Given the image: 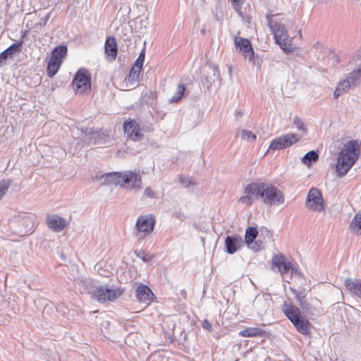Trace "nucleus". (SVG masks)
Returning a JSON list of instances; mask_svg holds the SVG:
<instances>
[{
    "mask_svg": "<svg viewBox=\"0 0 361 361\" xmlns=\"http://www.w3.org/2000/svg\"><path fill=\"white\" fill-rule=\"evenodd\" d=\"M179 182L183 185L185 187H188L190 185H194L195 183L192 182V180L191 178L188 177H183L180 176L179 177Z\"/></svg>",
    "mask_w": 361,
    "mask_h": 361,
    "instance_id": "nucleus-39",
    "label": "nucleus"
},
{
    "mask_svg": "<svg viewBox=\"0 0 361 361\" xmlns=\"http://www.w3.org/2000/svg\"><path fill=\"white\" fill-rule=\"evenodd\" d=\"M251 248L255 252L261 250L262 249V242L261 240L255 241Z\"/></svg>",
    "mask_w": 361,
    "mask_h": 361,
    "instance_id": "nucleus-43",
    "label": "nucleus"
},
{
    "mask_svg": "<svg viewBox=\"0 0 361 361\" xmlns=\"http://www.w3.org/2000/svg\"><path fill=\"white\" fill-rule=\"evenodd\" d=\"M350 228L356 235H361V211L355 214L350 223Z\"/></svg>",
    "mask_w": 361,
    "mask_h": 361,
    "instance_id": "nucleus-25",
    "label": "nucleus"
},
{
    "mask_svg": "<svg viewBox=\"0 0 361 361\" xmlns=\"http://www.w3.org/2000/svg\"><path fill=\"white\" fill-rule=\"evenodd\" d=\"M244 192L245 195L239 201L247 206L252 205L254 198H260L264 204L270 206L279 205L285 202L283 192L269 183H251L245 187Z\"/></svg>",
    "mask_w": 361,
    "mask_h": 361,
    "instance_id": "nucleus-1",
    "label": "nucleus"
},
{
    "mask_svg": "<svg viewBox=\"0 0 361 361\" xmlns=\"http://www.w3.org/2000/svg\"><path fill=\"white\" fill-rule=\"evenodd\" d=\"M269 149L271 150H280L286 148L283 145L281 137H278L271 142Z\"/></svg>",
    "mask_w": 361,
    "mask_h": 361,
    "instance_id": "nucleus-34",
    "label": "nucleus"
},
{
    "mask_svg": "<svg viewBox=\"0 0 361 361\" xmlns=\"http://www.w3.org/2000/svg\"><path fill=\"white\" fill-rule=\"evenodd\" d=\"M144 196L147 197H149V198H151V199H155V198H157V194L153 191V190L149 188V187H147L145 189V191H144Z\"/></svg>",
    "mask_w": 361,
    "mask_h": 361,
    "instance_id": "nucleus-40",
    "label": "nucleus"
},
{
    "mask_svg": "<svg viewBox=\"0 0 361 361\" xmlns=\"http://www.w3.org/2000/svg\"><path fill=\"white\" fill-rule=\"evenodd\" d=\"M22 44H23V41H18V42L11 44L9 47H8L4 51L8 53V55L10 56V58H12L14 54H18L21 51Z\"/></svg>",
    "mask_w": 361,
    "mask_h": 361,
    "instance_id": "nucleus-31",
    "label": "nucleus"
},
{
    "mask_svg": "<svg viewBox=\"0 0 361 361\" xmlns=\"http://www.w3.org/2000/svg\"><path fill=\"white\" fill-rule=\"evenodd\" d=\"M153 296L152 290L145 285H140L136 290V298L140 302L149 304Z\"/></svg>",
    "mask_w": 361,
    "mask_h": 361,
    "instance_id": "nucleus-18",
    "label": "nucleus"
},
{
    "mask_svg": "<svg viewBox=\"0 0 361 361\" xmlns=\"http://www.w3.org/2000/svg\"><path fill=\"white\" fill-rule=\"evenodd\" d=\"M117 45L114 38L108 37L105 42V53L111 57V59L114 60L117 55Z\"/></svg>",
    "mask_w": 361,
    "mask_h": 361,
    "instance_id": "nucleus-22",
    "label": "nucleus"
},
{
    "mask_svg": "<svg viewBox=\"0 0 361 361\" xmlns=\"http://www.w3.org/2000/svg\"><path fill=\"white\" fill-rule=\"evenodd\" d=\"M267 24L274 35L276 42L280 45L284 51H290V42L287 30L284 26L279 25L273 20L271 16H267Z\"/></svg>",
    "mask_w": 361,
    "mask_h": 361,
    "instance_id": "nucleus-5",
    "label": "nucleus"
},
{
    "mask_svg": "<svg viewBox=\"0 0 361 361\" xmlns=\"http://www.w3.org/2000/svg\"><path fill=\"white\" fill-rule=\"evenodd\" d=\"M318 158V154L315 151L312 150L304 155L302 159V162L310 166L313 162L317 161Z\"/></svg>",
    "mask_w": 361,
    "mask_h": 361,
    "instance_id": "nucleus-30",
    "label": "nucleus"
},
{
    "mask_svg": "<svg viewBox=\"0 0 361 361\" xmlns=\"http://www.w3.org/2000/svg\"><path fill=\"white\" fill-rule=\"evenodd\" d=\"M122 294L119 288H111L100 286L97 287L92 293L93 298L100 302L114 301Z\"/></svg>",
    "mask_w": 361,
    "mask_h": 361,
    "instance_id": "nucleus-9",
    "label": "nucleus"
},
{
    "mask_svg": "<svg viewBox=\"0 0 361 361\" xmlns=\"http://www.w3.org/2000/svg\"><path fill=\"white\" fill-rule=\"evenodd\" d=\"M156 223L155 217L152 214L140 215L138 216L136 224L135 237L137 241L141 242L145 237L154 231Z\"/></svg>",
    "mask_w": 361,
    "mask_h": 361,
    "instance_id": "nucleus-6",
    "label": "nucleus"
},
{
    "mask_svg": "<svg viewBox=\"0 0 361 361\" xmlns=\"http://www.w3.org/2000/svg\"><path fill=\"white\" fill-rule=\"evenodd\" d=\"M270 302L271 298L269 295H262L255 298L253 305L259 311L263 312L269 307Z\"/></svg>",
    "mask_w": 361,
    "mask_h": 361,
    "instance_id": "nucleus-20",
    "label": "nucleus"
},
{
    "mask_svg": "<svg viewBox=\"0 0 361 361\" xmlns=\"http://www.w3.org/2000/svg\"><path fill=\"white\" fill-rule=\"evenodd\" d=\"M61 61L56 60L55 57L50 58L48 61L47 69V75L49 77L52 78L56 75L61 65Z\"/></svg>",
    "mask_w": 361,
    "mask_h": 361,
    "instance_id": "nucleus-24",
    "label": "nucleus"
},
{
    "mask_svg": "<svg viewBox=\"0 0 361 361\" xmlns=\"http://www.w3.org/2000/svg\"><path fill=\"white\" fill-rule=\"evenodd\" d=\"M213 71L214 72H216L217 73V76L219 75V68H218V66H213Z\"/></svg>",
    "mask_w": 361,
    "mask_h": 361,
    "instance_id": "nucleus-46",
    "label": "nucleus"
},
{
    "mask_svg": "<svg viewBox=\"0 0 361 361\" xmlns=\"http://www.w3.org/2000/svg\"><path fill=\"white\" fill-rule=\"evenodd\" d=\"M258 235V231L255 227H247L245 231V242L247 245L252 244Z\"/></svg>",
    "mask_w": 361,
    "mask_h": 361,
    "instance_id": "nucleus-27",
    "label": "nucleus"
},
{
    "mask_svg": "<svg viewBox=\"0 0 361 361\" xmlns=\"http://www.w3.org/2000/svg\"><path fill=\"white\" fill-rule=\"evenodd\" d=\"M280 137L283 142V146L286 149L300 141L302 135H299V134L295 133H287L280 136Z\"/></svg>",
    "mask_w": 361,
    "mask_h": 361,
    "instance_id": "nucleus-21",
    "label": "nucleus"
},
{
    "mask_svg": "<svg viewBox=\"0 0 361 361\" xmlns=\"http://www.w3.org/2000/svg\"><path fill=\"white\" fill-rule=\"evenodd\" d=\"M142 260H143V261H145V262H147V259L145 257H143V258H142Z\"/></svg>",
    "mask_w": 361,
    "mask_h": 361,
    "instance_id": "nucleus-48",
    "label": "nucleus"
},
{
    "mask_svg": "<svg viewBox=\"0 0 361 361\" xmlns=\"http://www.w3.org/2000/svg\"><path fill=\"white\" fill-rule=\"evenodd\" d=\"M144 60H145V51L142 50V51L140 54L138 58L134 62L132 68H137L139 71H141L142 66H143Z\"/></svg>",
    "mask_w": 361,
    "mask_h": 361,
    "instance_id": "nucleus-38",
    "label": "nucleus"
},
{
    "mask_svg": "<svg viewBox=\"0 0 361 361\" xmlns=\"http://www.w3.org/2000/svg\"><path fill=\"white\" fill-rule=\"evenodd\" d=\"M124 133L133 141L140 140L143 134L139 125L135 121H126L123 123Z\"/></svg>",
    "mask_w": 361,
    "mask_h": 361,
    "instance_id": "nucleus-14",
    "label": "nucleus"
},
{
    "mask_svg": "<svg viewBox=\"0 0 361 361\" xmlns=\"http://www.w3.org/2000/svg\"><path fill=\"white\" fill-rule=\"evenodd\" d=\"M140 71L137 68H132L123 81V86L128 90L135 88L140 82Z\"/></svg>",
    "mask_w": 361,
    "mask_h": 361,
    "instance_id": "nucleus-17",
    "label": "nucleus"
},
{
    "mask_svg": "<svg viewBox=\"0 0 361 361\" xmlns=\"http://www.w3.org/2000/svg\"><path fill=\"white\" fill-rule=\"evenodd\" d=\"M172 216L174 218H176V219H178V220L181 221H184V219H185V215L183 213V212L181 211V209H177V210H175L173 212Z\"/></svg>",
    "mask_w": 361,
    "mask_h": 361,
    "instance_id": "nucleus-42",
    "label": "nucleus"
},
{
    "mask_svg": "<svg viewBox=\"0 0 361 361\" xmlns=\"http://www.w3.org/2000/svg\"><path fill=\"white\" fill-rule=\"evenodd\" d=\"M102 178H104L105 183H111L114 185H121L127 183L131 188H141V177L139 174L132 171H126L124 173L119 172H113L106 173Z\"/></svg>",
    "mask_w": 361,
    "mask_h": 361,
    "instance_id": "nucleus-4",
    "label": "nucleus"
},
{
    "mask_svg": "<svg viewBox=\"0 0 361 361\" xmlns=\"http://www.w3.org/2000/svg\"><path fill=\"white\" fill-rule=\"evenodd\" d=\"M240 136L242 139L247 141H254L256 140L255 134L247 130H242L240 131Z\"/></svg>",
    "mask_w": 361,
    "mask_h": 361,
    "instance_id": "nucleus-37",
    "label": "nucleus"
},
{
    "mask_svg": "<svg viewBox=\"0 0 361 361\" xmlns=\"http://www.w3.org/2000/svg\"><path fill=\"white\" fill-rule=\"evenodd\" d=\"M315 300L317 301L319 303H321V302L318 300V299L315 298Z\"/></svg>",
    "mask_w": 361,
    "mask_h": 361,
    "instance_id": "nucleus-49",
    "label": "nucleus"
},
{
    "mask_svg": "<svg viewBox=\"0 0 361 361\" xmlns=\"http://www.w3.org/2000/svg\"><path fill=\"white\" fill-rule=\"evenodd\" d=\"M243 240L241 236L238 235H228L225 240L226 252L232 255L235 253L243 245Z\"/></svg>",
    "mask_w": 361,
    "mask_h": 361,
    "instance_id": "nucleus-16",
    "label": "nucleus"
},
{
    "mask_svg": "<svg viewBox=\"0 0 361 361\" xmlns=\"http://www.w3.org/2000/svg\"><path fill=\"white\" fill-rule=\"evenodd\" d=\"M10 224L20 235H25L33 227L34 220L26 213H19L11 217Z\"/></svg>",
    "mask_w": 361,
    "mask_h": 361,
    "instance_id": "nucleus-8",
    "label": "nucleus"
},
{
    "mask_svg": "<svg viewBox=\"0 0 361 361\" xmlns=\"http://www.w3.org/2000/svg\"><path fill=\"white\" fill-rule=\"evenodd\" d=\"M48 227L55 232H60L68 225V221L59 215L54 214L47 217Z\"/></svg>",
    "mask_w": 361,
    "mask_h": 361,
    "instance_id": "nucleus-15",
    "label": "nucleus"
},
{
    "mask_svg": "<svg viewBox=\"0 0 361 361\" xmlns=\"http://www.w3.org/2000/svg\"><path fill=\"white\" fill-rule=\"evenodd\" d=\"M185 87L183 85H178L176 94L170 99V102L177 103L183 97L185 92Z\"/></svg>",
    "mask_w": 361,
    "mask_h": 361,
    "instance_id": "nucleus-32",
    "label": "nucleus"
},
{
    "mask_svg": "<svg viewBox=\"0 0 361 361\" xmlns=\"http://www.w3.org/2000/svg\"><path fill=\"white\" fill-rule=\"evenodd\" d=\"M85 133V138L84 140L85 141H91L92 140H94V142H97V138L99 137L100 133L98 131H94L92 129H86L85 131H83Z\"/></svg>",
    "mask_w": 361,
    "mask_h": 361,
    "instance_id": "nucleus-33",
    "label": "nucleus"
},
{
    "mask_svg": "<svg viewBox=\"0 0 361 361\" xmlns=\"http://www.w3.org/2000/svg\"><path fill=\"white\" fill-rule=\"evenodd\" d=\"M271 269L274 271L277 270L281 276L290 273L291 276H302L300 271L294 267L292 262L286 261L285 256L281 253L273 256Z\"/></svg>",
    "mask_w": 361,
    "mask_h": 361,
    "instance_id": "nucleus-7",
    "label": "nucleus"
},
{
    "mask_svg": "<svg viewBox=\"0 0 361 361\" xmlns=\"http://www.w3.org/2000/svg\"><path fill=\"white\" fill-rule=\"evenodd\" d=\"M347 79L352 86H355L361 82V66L349 73Z\"/></svg>",
    "mask_w": 361,
    "mask_h": 361,
    "instance_id": "nucleus-29",
    "label": "nucleus"
},
{
    "mask_svg": "<svg viewBox=\"0 0 361 361\" xmlns=\"http://www.w3.org/2000/svg\"><path fill=\"white\" fill-rule=\"evenodd\" d=\"M360 155V147L357 140L346 142L340 152L336 171L338 177L345 176L355 163Z\"/></svg>",
    "mask_w": 361,
    "mask_h": 361,
    "instance_id": "nucleus-2",
    "label": "nucleus"
},
{
    "mask_svg": "<svg viewBox=\"0 0 361 361\" xmlns=\"http://www.w3.org/2000/svg\"><path fill=\"white\" fill-rule=\"evenodd\" d=\"M180 294H181L182 295L185 296V295H186V291H185V290H181V292H180Z\"/></svg>",
    "mask_w": 361,
    "mask_h": 361,
    "instance_id": "nucleus-47",
    "label": "nucleus"
},
{
    "mask_svg": "<svg viewBox=\"0 0 361 361\" xmlns=\"http://www.w3.org/2000/svg\"><path fill=\"white\" fill-rule=\"evenodd\" d=\"M264 334V331L259 328H247L240 331L239 335L243 337H256L261 336Z\"/></svg>",
    "mask_w": 361,
    "mask_h": 361,
    "instance_id": "nucleus-26",
    "label": "nucleus"
},
{
    "mask_svg": "<svg viewBox=\"0 0 361 361\" xmlns=\"http://www.w3.org/2000/svg\"><path fill=\"white\" fill-rule=\"evenodd\" d=\"M73 89L78 93H83L91 87V76L85 69L80 68L75 73L72 82Z\"/></svg>",
    "mask_w": 361,
    "mask_h": 361,
    "instance_id": "nucleus-10",
    "label": "nucleus"
},
{
    "mask_svg": "<svg viewBox=\"0 0 361 361\" xmlns=\"http://www.w3.org/2000/svg\"><path fill=\"white\" fill-rule=\"evenodd\" d=\"M67 52L68 49L66 46L61 45L56 47L52 51L51 58H54L55 56L56 60L62 61V59L67 55Z\"/></svg>",
    "mask_w": 361,
    "mask_h": 361,
    "instance_id": "nucleus-28",
    "label": "nucleus"
},
{
    "mask_svg": "<svg viewBox=\"0 0 361 361\" xmlns=\"http://www.w3.org/2000/svg\"><path fill=\"white\" fill-rule=\"evenodd\" d=\"M344 285L348 290L354 295L361 298V282L359 280L345 279Z\"/></svg>",
    "mask_w": 361,
    "mask_h": 361,
    "instance_id": "nucleus-19",
    "label": "nucleus"
},
{
    "mask_svg": "<svg viewBox=\"0 0 361 361\" xmlns=\"http://www.w3.org/2000/svg\"><path fill=\"white\" fill-rule=\"evenodd\" d=\"M8 58H10V56L8 55V53L5 51L0 54V68L6 64V61Z\"/></svg>",
    "mask_w": 361,
    "mask_h": 361,
    "instance_id": "nucleus-41",
    "label": "nucleus"
},
{
    "mask_svg": "<svg viewBox=\"0 0 361 361\" xmlns=\"http://www.w3.org/2000/svg\"><path fill=\"white\" fill-rule=\"evenodd\" d=\"M283 312L295 329L300 334L308 336L310 334V322L302 316L300 310L292 305L285 304Z\"/></svg>",
    "mask_w": 361,
    "mask_h": 361,
    "instance_id": "nucleus-3",
    "label": "nucleus"
},
{
    "mask_svg": "<svg viewBox=\"0 0 361 361\" xmlns=\"http://www.w3.org/2000/svg\"><path fill=\"white\" fill-rule=\"evenodd\" d=\"M202 326V328L204 329H207L209 331H212V325L210 323V322L207 319H204L203 321Z\"/></svg>",
    "mask_w": 361,
    "mask_h": 361,
    "instance_id": "nucleus-44",
    "label": "nucleus"
},
{
    "mask_svg": "<svg viewBox=\"0 0 361 361\" xmlns=\"http://www.w3.org/2000/svg\"><path fill=\"white\" fill-rule=\"evenodd\" d=\"M293 124L298 130L302 133L301 135L303 136L307 133V128L305 127V125L300 118H299L298 117H295L293 118Z\"/></svg>",
    "mask_w": 361,
    "mask_h": 361,
    "instance_id": "nucleus-36",
    "label": "nucleus"
},
{
    "mask_svg": "<svg viewBox=\"0 0 361 361\" xmlns=\"http://www.w3.org/2000/svg\"><path fill=\"white\" fill-rule=\"evenodd\" d=\"M11 185V181L8 180H0V200L5 196Z\"/></svg>",
    "mask_w": 361,
    "mask_h": 361,
    "instance_id": "nucleus-35",
    "label": "nucleus"
},
{
    "mask_svg": "<svg viewBox=\"0 0 361 361\" xmlns=\"http://www.w3.org/2000/svg\"><path fill=\"white\" fill-rule=\"evenodd\" d=\"M236 49H239L245 58L252 61L254 58V50L249 39L240 37H235L234 39Z\"/></svg>",
    "mask_w": 361,
    "mask_h": 361,
    "instance_id": "nucleus-13",
    "label": "nucleus"
},
{
    "mask_svg": "<svg viewBox=\"0 0 361 361\" xmlns=\"http://www.w3.org/2000/svg\"><path fill=\"white\" fill-rule=\"evenodd\" d=\"M305 205L312 211L324 210V199L321 191L316 188H312L307 193Z\"/></svg>",
    "mask_w": 361,
    "mask_h": 361,
    "instance_id": "nucleus-11",
    "label": "nucleus"
},
{
    "mask_svg": "<svg viewBox=\"0 0 361 361\" xmlns=\"http://www.w3.org/2000/svg\"><path fill=\"white\" fill-rule=\"evenodd\" d=\"M49 18H50V13H47L44 17L41 18L39 25L41 26H45L46 23L48 21V20L49 19Z\"/></svg>",
    "mask_w": 361,
    "mask_h": 361,
    "instance_id": "nucleus-45",
    "label": "nucleus"
},
{
    "mask_svg": "<svg viewBox=\"0 0 361 361\" xmlns=\"http://www.w3.org/2000/svg\"><path fill=\"white\" fill-rule=\"evenodd\" d=\"M290 291L295 295V298L300 306L302 310L307 315L314 314L315 312H319V310L316 307H314L306 299V290L305 288L296 290L293 288H290Z\"/></svg>",
    "mask_w": 361,
    "mask_h": 361,
    "instance_id": "nucleus-12",
    "label": "nucleus"
},
{
    "mask_svg": "<svg viewBox=\"0 0 361 361\" xmlns=\"http://www.w3.org/2000/svg\"><path fill=\"white\" fill-rule=\"evenodd\" d=\"M350 87L353 86L347 78L341 81L334 92V97L338 99L341 95L347 92Z\"/></svg>",
    "mask_w": 361,
    "mask_h": 361,
    "instance_id": "nucleus-23",
    "label": "nucleus"
}]
</instances>
